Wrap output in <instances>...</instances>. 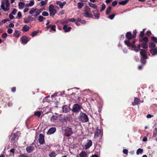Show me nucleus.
<instances>
[{
    "label": "nucleus",
    "instance_id": "de8ad7c7",
    "mask_svg": "<svg viewBox=\"0 0 157 157\" xmlns=\"http://www.w3.org/2000/svg\"><path fill=\"white\" fill-rule=\"evenodd\" d=\"M41 114L40 112L38 111L35 113L34 114L35 116L39 117L40 116Z\"/></svg>",
    "mask_w": 157,
    "mask_h": 157
},
{
    "label": "nucleus",
    "instance_id": "603ef678",
    "mask_svg": "<svg viewBox=\"0 0 157 157\" xmlns=\"http://www.w3.org/2000/svg\"><path fill=\"white\" fill-rule=\"evenodd\" d=\"M17 12V10H16V9H14L12 11V13H11L13 14V15H15L16 13Z\"/></svg>",
    "mask_w": 157,
    "mask_h": 157
},
{
    "label": "nucleus",
    "instance_id": "72a5a7b5",
    "mask_svg": "<svg viewBox=\"0 0 157 157\" xmlns=\"http://www.w3.org/2000/svg\"><path fill=\"white\" fill-rule=\"evenodd\" d=\"M67 21H65L64 20H59L57 21V22L56 23H60L61 24H64L65 23H67Z\"/></svg>",
    "mask_w": 157,
    "mask_h": 157
},
{
    "label": "nucleus",
    "instance_id": "0eeeda50",
    "mask_svg": "<svg viewBox=\"0 0 157 157\" xmlns=\"http://www.w3.org/2000/svg\"><path fill=\"white\" fill-rule=\"evenodd\" d=\"M72 133L71 129V128L67 127L65 129V134L66 136H69Z\"/></svg>",
    "mask_w": 157,
    "mask_h": 157
},
{
    "label": "nucleus",
    "instance_id": "a878e982",
    "mask_svg": "<svg viewBox=\"0 0 157 157\" xmlns=\"http://www.w3.org/2000/svg\"><path fill=\"white\" fill-rule=\"evenodd\" d=\"M56 155V154L54 151H52L50 152L49 154V156L50 157H55Z\"/></svg>",
    "mask_w": 157,
    "mask_h": 157
},
{
    "label": "nucleus",
    "instance_id": "f3484780",
    "mask_svg": "<svg viewBox=\"0 0 157 157\" xmlns=\"http://www.w3.org/2000/svg\"><path fill=\"white\" fill-rule=\"evenodd\" d=\"M56 4L59 6L61 8H63V6L66 4V2H61L60 1H57L56 2Z\"/></svg>",
    "mask_w": 157,
    "mask_h": 157
},
{
    "label": "nucleus",
    "instance_id": "6ab92c4d",
    "mask_svg": "<svg viewBox=\"0 0 157 157\" xmlns=\"http://www.w3.org/2000/svg\"><path fill=\"white\" fill-rule=\"evenodd\" d=\"M150 52L151 54L153 56H155L157 54V51L156 48L151 49L150 50Z\"/></svg>",
    "mask_w": 157,
    "mask_h": 157
},
{
    "label": "nucleus",
    "instance_id": "6e6d98bb",
    "mask_svg": "<svg viewBox=\"0 0 157 157\" xmlns=\"http://www.w3.org/2000/svg\"><path fill=\"white\" fill-rule=\"evenodd\" d=\"M7 34L6 33H3L2 35V37L3 38H6L7 36Z\"/></svg>",
    "mask_w": 157,
    "mask_h": 157
},
{
    "label": "nucleus",
    "instance_id": "680f3d73",
    "mask_svg": "<svg viewBox=\"0 0 157 157\" xmlns=\"http://www.w3.org/2000/svg\"><path fill=\"white\" fill-rule=\"evenodd\" d=\"M14 24L12 23H10L9 25V27L10 28H13L14 26Z\"/></svg>",
    "mask_w": 157,
    "mask_h": 157
},
{
    "label": "nucleus",
    "instance_id": "393cba45",
    "mask_svg": "<svg viewBox=\"0 0 157 157\" xmlns=\"http://www.w3.org/2000/svg\"><path fill=\"white\" fill-rule=\"evenodd\" d=\"M139 101V99L135 98L134 99V102L132 103V105H138Z\"/></svg>",
    "mask_w": 157,
    "mask_h": 157
},
{
    "label": "nucleus",
    "instance_id": "f8f14e48",
    "mask_svg": "<svg viewBox=\"0 0 157 157\" xmlns=\"http://www.w3.org/2000/svg\"><path fill=\"white\" fill-rule=\"evenodd\" d=\"M39 141L40 144H43L45 142L44 136L42 134H40Z\"/></svg>",
    "mask_w": 157,
    "mask_h": 157
},
{
    "label": "nucleus",
    "instance_id": "4d7b16f0",
    "mask_svg": "<svg viewBox=\"0 0 157 157\" xmlns=\"http://www.w3.org/2000/svg\"><path fill=\"white\" fill-rule=\"evenodd\" d=\"M22 14L21 12H19L17 13V16L19 18H20L22 17Z\"/></svg>",
    "mask_w": 157,
    "mask_h": 157
},
{
    "label": "nucleus",
    "instance_id": "0e129e2a",
    "mask_svg": "<svg viewBox=\"0 0 157 157\" xmlns=\"http://www.w3.org/2000/svg\"><path fill=\"white\" fill-rule=\"evenodd\" d=\"M117 1H115L113 2L112 3L113 6H115L116 5H117Z\"/></svg>",
    "mask_w": 157,
    "mask_h": 157
},
{
    "label": "nucleus",
    "instance_id": "3c124183",
    "mask_svg": "<svg viewBox=\"0 0 157 157\" xmlns=\"http://www.w3.org/2000/svg\"><path fill=\"white\" fill-rule=\"evenodd\" d=\"M141 47L144 48H147V45L146 44L143 43L142 44Z\"/></svg>",
    "mask_w": 157,
    "mask_h": 157
},
{
    "label": "nucleus",
    "instance_id": "6e6552de",
    "mask_svg": "<svg viewBox=\"0 0 157 157\" xmlns=\"http://www.w3.org/2000/svg\"><path fill=\"white\" fill-rule=\"evenodd\" d=\"M140 54L143 58L145 59H147V52L145 50L141 49L140 50Z\"/></svg>",
    "mask_w": 157,
    "mask_h": 157
},
{
    "label": "nucleus",
    "instance_id": "1a4fd4ad",
    "mask_svg": "<svg viewBox=\"0 0 157 157\" xmlns=\"http://www.w3.org/2000/svg\"><path fill=\"white\" fill-rule=\"evenodd\" d=\"M92 144V142L91 140H88L87 143L85 145L84 147V148L86 150L90 147Z\"/></svg>",
    "mask_w": 157,
    "mask_h": 157
},
{
    "label": "nucleus",
    "instance_id": "aec40b11",
    "mask_svg": "<svg viewBox=\"0 0 157 157\" xmlns=\"http://www.w3.org/2000/svg\"><path fill=\"white\" fill-rule=\"evenodd\" d=\"M29 40H28V37L26 36H24L21 38L22 42L24 44H26Z\"/></svg>",
    "mask_w": 157,
    "mask_h": 157
},
{
    "label": "nucleus",
    "instance_id": "4468645a",
    "mask_svg": "<svg viewBox=\"0 0 157 157\" xmlns=\"http://www.w3.org/2000/svg\"><path fill=\"white\" fill-rule=\"evenodd\" d=\"M56 128L55 127L49 129L47 132V134L48 135H51L53 134L56 131Z\"/></svg>",
    "mask_w": 157,
    "mask_h": 157
},
{
    "label": "nucleus",
    "instance_id": "c756f323",
    "mask_svg": "<svg viewBox=\"0 0 157 157\" xmlns=\"http://www.w3.org/2000/svg\"><path fill=\"white\" fill-rule=\"evenodd\" d=\"M128 1V0H125L124 1L119 2V3L120 5H125L127 3Z\"/></svg>",
    "mask_w": 157,
    "mask_h": 157
},
{
    "label": "nucleus",
    "instance_id": "dca6fc26",
    "mask_svg": "<svg viewBox=\"0 0 157 157\" xmlns=\"http://www.w3.org/2000/svg\"><path fill=\"white\" fill-rule=\"evenodd\" d=\"M98 10H93V13L94 14V16L95 18L97 19H99V17L100 14L98 13Z\"/></svg>",
    "mask_w": 157,
    "mask_h": 157
},
{
    "label": "nucleus",
    "instance_id": "39448f33",
    "mask_svg": "<svg viewBox=\"0 0 157 157\" xmlns=\"http://www.w3.org/2000/svg\"><path fill=\"white\" fill-rule=\"evenodd\" d=\"M81 108V107L79 105L75 104L73 106L72 111L76 113L78 112Z\"/></svg>",
    "mask_w": 157,
    "mask_h": 157
},
{
    "label": "nucleus",
    "instance_id": "774afa93",
    "mask_svg": "<svg viewBox=\"0 0 157 157\" xmlns=\"http://www.w3.org/2000/svg\"><path fill=\"white\" fill-rule=\"evenodd\" d=\"M29 10V8H27V7H25V8L24 9V13H26Z\"/></svg>",
    "mask_w": 157,
    "mask_h": 157
},
{
    "label": "nucleus",
    "instance_id": "c9c22d12",
    "mask_svg": "<svg viewBox=\"0 0 157 157\" xmlns=\"http://www.w3.org/2000/svg\"><path fill=\"white\" fill-rule=\"evenodd\" d=\"M149 47L150 48H154L155 47V44L153 42H150L149 44Z\"/></svg>",
    "mask_w": 157,
    "mask_h": 157
},
{
    "label": "nucleus",
    "instance_id": "8fccbe9b",
    "mask_svg": "<svg viewBox=\"0 0 157 157\" xmlns=\"http://www.w3.org/2000/svg\"><path fill=\"white\" fill-rule=\"evenodd\" d=\"M114 17H115L114 14H113L109 15L108 17V18L112 20L113 19Z\"/></svg>",
    "mask_w": 157,
    "mask_h": 157
},
{
    "label": "nucleus",
    "instance_id": "7c9ffc66",
    "mask_svg": "<svg viewBox=\"0 0 157 157\" xmlns=\"http://www.w3.org/2000/svg\"><path fill=\"white\" fill-rule=\"evenodd\" d=\"M62 109L63 112L67 113L68 112V109L66 106H63Z\"/></svg>",
    "mask_w": 157,
    "mask_h": 157
},
{
    "label": "nucleus",
    "instance_id": "ea45409f",
    "mask_svg": "<svg viewBox=\"0 0 157 157\" xmlns=\"http://www.w3.org/2000/svg\"><path fill=\"white\" fill-rule=\"evenodd\" d=\"M45 19V18L43 17L42 16H40L39 17L38 20L40 22H42L44 19Z\"/></svg>",
    "mask_w": 157,
    "mask_h": 157
},
{
    "label": "nucleus",
    "instance_id": "a211bd4d",
    "mask_svg": "<svg viewBox=\"0 0 157 157\" xmlns=\"http://www.w3.org/2000/svg\"><path fill=\"white\" fill-rule=\"evenodd\" d=\"M63 28L65 32H70L71 30V29L70 27H68L67 25H64Z\"/></svg>",
    "mask_w": 157,
    "mask_h": 157
},
{
    "label": "nucleus",
    "instance_id": "a18cd8bd",
    "mask_svg": "<svg viewBox=\"0 0 157 157\" xmlns=\"http://www.w3.org/2000/svg\"><path fill=\"white\" fill-rule=\"evenodd\" d=\"M151 40L155 43H157V38L155 37H152L151 38Z\"/></svg>",
    "mask_w": 157,
    "mask_h": 157
},
{
    "label": "nucleus",
    "instance_id": "f03ea898",
    "mask_svg": "<svg viewBox=\"0 0 157 157\" xmlns=\"http://www.w3.org/2000/svg\"><path fill=\"white\" fill-rule=\"evenodd\" d=\"M10 3L7 0H4L1 2V8L5 12H7L10 10Z\"/></svg>",
    "mask_w": 157,
    "mask_h": 157
},
{
    "label": "nucleus",
    "instance_id": "c03bdc74",
    "mask_svg": "<svg viewBox=\"0 0 157 157\" xmlns=\"http://www.w3.org/2000/svg\"><path fill=\"white\" fill-rule=\"evenodd\" d=\"M106 7V6L105 4H102L101 5V9L100 10V11H102L103 10H104Z\"/></svg>",
    "mask_w": 157,
    "mask_h": 157
},
{
    "label": "nucleus",
    "instance_id": "a19ab883",
    "mask_svg": "<svg viewBox=\"0 0 157 157\" xmlns=\"http://www.w3.org/2000/svg\"><path fill=\"white\" fill-rule=\"evenodd\" d=\"M38 33V32L37 31H35L33 32L32 34H31V36H32L33 37H34L35 36H36Z\"/></svg>",
    "mask_w": 157,
    "mask_h": 157
},
{
    "label": "nucleus",
    "instance_id": "bf43d9fd",
    "mask_svg": "<svg viewBox=\"0 0 157 157\" xmlns=\"http://www.w3.org/2000/svg\"><path fill=\"white\" fill-rule=\"evenodd\" d=\"M19 157H29L26 154H23L20 155Z\"/></svg>",
    "mask_w": 157,
    "mask_h": 157
},
{
    "label": "nucleus",
    "instance_id": "cd10ccee",
    "mask_svg": "<svg viewBox=\"0 0 157 157\" xmlns=\"http://www.w3.org/2000/svg\"><path fill=\"white\" fill-rule=\"evenodd\" d=\"M20 32L18 30H16L15 31V33H14V35L15 36L18 38L20 36Z\"/></svg>",
    "mask_w": 157,
    "mask_h": 157
},
{
    "label": "nucleus",
    "instance_id": "4c0bfd02",
    "mask_svg": "<svg viewBox=\"0 0 157 157\" xmlns=\"http://www.w3.org/2000/svg\"><path fill=\"white\" fill-rule=\"evenodd\" d=\"M143 151V150L141 148H139L137 149L136 151V154L137 155H138L139 154H141L142 153Z\"/></svg>",
    "mask_w": 157,
    "mask_h": 157
},
{
    "label": "nucleus",
    "instance_id": "69168bd1",
    "mask_svg": "<svg viewBox=\"0 0 157 157\" xmlns=\"http://www.w3.org/2000/svg\"><path fill=\"white\" fill-rule=\"evenodd\" d=\"M143 40L145 42H147L148 41V39L147 37H145L143 39Z\"/></svg>",
    "mask_w": 157,
    "mask_h": 157
},
{
    "label": "nucleus",
    "instance_id": "2eb2a0df",
    "mask_svg": "<svg viewBox=\"0 0 157 157\" xmlns=\"http://www.w3.org/2000/svg\"><path fill=\"white\" fill-rule=\"evenodd\" d=\"M77 157H87V154L85 151H82L77 155Z\"/></svg>",
    "mask_w": 157,
    "mask_h": 157
},
{
    "label": "nucleus",
    "instance_id": "37998d69",
    "mask_svg": "<svg viewBox=\"0 0 157 157\" xmlns=\"http://www.w3.org/2000/svg\"><path fill=\"white\" fill-rule=\"evenodd\" d=\"M133 48H134L133 50L136 52H138L139 50V49H138L134 45L132 46V49H133Z\"/></svg>",
    "mask_w": 157,
    "mask_h": 157
},
{
    "label": "nucleus",
    "instance_id": "13d9d810",
    "mask_svg": "<svg viewBox=\"0 0 157 157\" xmlns=\"http://www.w3.org/2000/svg\"><path fill=\"white\" fill-rule=\"evenodd\" d=\"M68 21H71L72 22H75V23L76 22V19L75 18H71L70 19H69Z\"/></svg>",
    "mask_w": 157,
    "mask_h": 157
},
{
    "label": "nucleus",
    "instance_id": "09e8293b",
    "mask_svg": "<svg viewBox=\"0 0 157 157\" xmlns=\"http://www.w3.org/2000/svg\"><path fill=\"white\" fill-rule=\"evenodd\" d=\"M7 32V33L9 34H11L13 32V30L12 29H8Z\"/></svg>",
    "mask_w": 157,
    "mask_h": 157
},
{
    "label": "nucleus",
    "instance_id": "5701e85b",
    "mask_svg": "<svg viewBox=\"0 0 157 157\" xmlns=\"http://www.w3.org/2000/svg\"><path fill=\"white\" fill-rule=\"evenodd\" d=\"M29 27L28 26L25 25L23 27L22 30L23 31L26 32L29 30Z\"/></svg>",
    "mask_w": 157,
    "mask_h": 157
},
{
    "label": "nucleus",
    "instance_id": "e2e57ef3",
    "mask_svg": "<svg viewBox=\"0 0 157 157\" xmlns=\"http://www.w3.org/2000/svg\"><path fill=\"white\" fill-rule=\"evenodd\" d=\"M123 153L125 154H127L128 153V151L126 149H124L123 151Z\"/></svg>",
    "mask_w": 157,
    "mask_h": 157
},
{
    "label": "nucleus",
    "instance_id": "052dcab7",
    "mask_svg": "<svg viewBox=\"0 0 157 157\" xmlns=\"http://www.w3.org/2000/svg\"><path fill=\"white\" fill-rule=\"evenodd\" d=\"M153 117V115H152L150 114H148L147 115L146 117L147 118H150Z\"/></svg>",
    "mask_w": 157,
    "mask_h": 157
},
{
    "label": "nucleus",
    "instance_id": "79ce46f5",
    "mask_svg": "<svg viewBox=\"0 0 157 157\" xmlns=\"http://www.w3.org/2000/svg\"><path fill=\"white\" fill-rule=\"evenodd\" d=\"M56 26L55 25H51V30L52 31H56Z\"/></svg>",
    "mask_w": 157,
    "mask_h": 157
},
{
    "label": "nucleus",
    "instance_id": "2f4dec72",
    "mask_svg": "<svg viewBox=\"0 0 157 157\" xmlns=\"http://www.w3.org/2000/svg\"><path fill=\"white\" fill-rule=\"evenodd\" d=\"M48 0H45L44 1H42L40 2V6H43L46 5L47 3Z\"/></svg>",
    "mask_w": 157,
    "mask_h": 157
},
{
    "label": "nucleus",
    "instance_id": "ddd939ff",
    "mask_svg": "<svg viewBox=\"0 0 157 157\" xmlns=\"http://www.w3.org/2000/svg\"><path fill=\"white\" fill-rule=\"evenodd\" d=\"M34 147L33 146H29L27 147L26 150L28 153H30L32 152L34 150Z\"/></svg>",
    "mask_w": 157,
    "mask_h": 157
},
{
    "label": "nucleus",
    "instance_id": "f704fd0d",
    "mask_svg": "<svg viewBox=\"0 0 157 157\" xmlns=\"http://www.w3.org/2000/svg\"><path fill=\"white\" fill-rule=\"evenodd\" d=\"M111 10V7L110 6L108 7V8L106 9V13L108 14L110 13Z\"/></svg>",
    "mask_w": 157,
    "mask_h": 157
},
{
    "label": "nucleus",
    "instance_id": "9d476101",
    "mask_svg": "<svg viewBox=\"0 0 157 157\" xmlns=\"http://www.w3.org/2000/svg\"><path fill=\"white\" fill-rule=\"evenodd\" d=\"M59 120V117L56 115L52 116L51 118V121L52 122H57Z\"/></svg>",
    "mask_w": 157,
    "mask_h": 157
},
{
    "label": "nucleus",
    "instance_id": "c85d7f7f",
    "mask_svg": "<svg viewBox=\"0 0 157 157\" xmlns=\"http://www.w3.org/2000/svg\"><path fill=\"white\" fill-rule=\"evenodd\" d=\"M88 5L90 7H92L94 9H96L97 7V5L92 3H89Z\"/></svg>",
    "mask_w": 157,
    "mask_h": 157
},
{
    "label": "nucleus",
    "instance_id": "49530a36",
    "mask_svg": "<svg viewBox=\"0 0 157 157\" xmlns=\"http://www.w3.org/2000/svg\"><path fill=\"white\" fill-rule=\"evenodd\" d=\"M42 15L44 16H48V13L46 11H44L42 13Z\"/></svg>",
    "mask_w": 157,
    "mask_h": 157
},
{
    "label": "nucleus",
    "instance_id": "4be33fe9",
    "mask_svg": "<svg viewBox=\"0 0 157 157\" xmlns=\"http://www.w3.org/2000/svg\"><path fill=\"white\" fill-rule=\"evenodd\" d=\"M84 16L86 17H91L92 16V14L89 12H84Z\"/></svg>",
    "mask_w": 157,
    "mask_h": 157
},
{
    "label": "nucleus",
    "instance_id": "20e7f679",
    "mask_svg": "<svg viewBox=\"0 0 157 157\" xmlns=\"http://www.w3.org/2000/svg\"><path fill=\"white\" fill-rule=\"evenodd\" d=\"M49 10L50 12V15L53 17L56 13V11L54 9V6L52 5H50L49 7Z\"/></svg>",
    "mask_w": 157,
    "mask_h": 157
},
{
    "label": "nucleus",
    "instance_id": "423d86ee",
    "mask_svg": "<svg viewBox=\"0 0 157 157\" xmlns=\"http://www.w3.org/2000/svg\"><path fill=\"white\" fill-rule=\"evenodd\" d=\"M102 135V131L100 129H98V128H97L96 131L95 133L94 137L97 138L99 137H101Z\"/></svg>",
    "mask_w": 157,
    "mask_h": 157
},
{
    "label": "nucleus",
    "instance_id": "338daca9",
    "mask_svg": "<svg viewBox=\"0 0 157 157\" xmlns=\"http://www.w3.org/2000/svg\"><path fill=\"white\" fill-rule=\"evenodd\" d=\"M9 17L11 19H12L14 18V17L12 14H9Z\"/></svg>",
    "mask_w": 157,
    "mask_h": 157
},
{
    "label": "nucleus",
    "instance_id": "9b49d317",
    "mask_svg": "<svg viewBox=\"0 0 157 157\" xmlns=\"http://www.w3.org/2000/svg\"><path fill=\"white\" fill-rule=\"evenodd\" d=\"M25 6V3L23 0H20L18 3V7L19 9H22Z\"/></svg>",
    "mask_w": 157,
    "mask_h": 157
},
{
    "label": "nucleus",
    "instance_id": "864d4df0",
    "mask_svg": "<svg viewBox=\"0 0 157 157\" xmlns=\"http://www.w3.org/2000/svg\"><path fill=\"white\" fill-rule=\"evenodd\" d=\"M133 34L132 35V37L134 38L136 37V30H134L133 31Z\"/></svg>",
    "mask_w": 157,
    "mask_h": 157
},
{
    "label": "nucleus",
    "instance_id": "f257e3e1",
    "mask_svg": "<svg viewBox=\"0 0 157 157\" xmlns=\"http://www.w3.org/2000/svg\"><path fill=\"white\" fill-rule=\"evenodd\" d=\"M44 10V8L37 9L36 8H33L29 11V13L32 14L33 16L36 17L39 15Z\"/></svg>",
    "mask_w": 157,
    "mask_h": 157
},
{
    "label": "nucleus",
    "instance_id": "473e14b6",
    "mask_svg": "<svg viewBox=\"0 0 157 157\" xmlns=\"http://www.w3.org/2000/svg\"><path fill=\"white\" fill-rule=\"evenodd\" d=\"M124 42L125 43V44H126L128 46L130 47L131 46L132 47V46L133 45H132L130 42L128 40H125L124 41Z\"/></svg>",
    "mask_w": 157,
    "mask_h": 157
},
{
    "label": "nucleus",
    "instance_id": "7ed1b4c3",
    "mask_svg": "<svg viewBox=\"0 0 157 157\" xmlns=\"http://www.w3.org/2000/svg\"><path fill=\"white\" fill-rule=\"evenodd\" d=\"M79 119L82 122H87L89 121L87 116L82 112H81L80 114Z\"/></svg>",
    "mask_w": 157,
    "mask_h": 157
},
{
    "label": "nucleus",
    "instance_id": "bb28decb",
    "mask_svg": "<svg viewBox=\"0 0 157 157\" xmlns=\"http://www.w3.org/2000/svg\"><path fill=\"white\" fill-rule=\"evenodd\" d=\"M84 4L82 2H78L77 3V7L78 9H80L84 6Z\"/></svg>",
    "mask_w": 157,
    "mask_h": 157
},
{
    "label": "nucleus",
    "instance_id": "58836bf2",
    "mask_svg": "<svg viewBox=\"0 0 157 157\" xmlns=\"http://www.w3.org/2000/svg\"><path fill=\"white\" fill-rule=\"evenodd\" d=\"M157 135V128H155L153 131V137H155Z\"/></svg>",
    "mask_w": 157,
    "mask_h": 157
},
{
    "label": "nucleus",
    "instance_id": "5fc2aeb1",
    "mask_svg": "<svg viewBox=\"0 0 157 157\" xmlns=\"http://www.w3.org/2000/svg\"><path fill=\"white\" fill-rule=\"evenodd\" d=\"M34 1L33 0L31 1L29 3V4L30 5V6H32L34 4Z\"/></svg>",
    "mask_w": 157,
    "mask_h": 157
},
{
    "label": "nucleus",
    "instance_id": "e433bc0d",
    "mask_svg": "<svg viewBox=\"0 0 157 157\" xmlns=\"http://www.w3.org/2000/svg\"><path fill=\"white\" fill-rule=\"evenodd\" d=\"M84 12H90V9L88 6H86L84 8Z\"/></svg>",
    "mask_w": 157,
    "mask_h": 157
},
{
    "label": "nucleus",
    "instance_id": "b1692460",
    "mask_svg": "<svg viewBox=\"0 0 157 157\" xmlns=\"http://www.w3.org/2000/svg\"><path fill=\"white\" fill-rule=\"evenodd\" d=\"M33 21V20L31 19V17H29L25 19L24 22L25 23H28Z\"/></svg>",
    "mask_w": 157,
    "mask_h": 157
},
{
    "label": "nucleus",
    "instance_id": "412c9836",
    "mask_svg": "<svg viewBox=\"0 0 157 157\" xmlns=\"http://www.w3.org/2000/svg\"><path fill=\"white\" fill-rule=\"evenodd\" d=\"M126 36L128 40H130L134 38L132 37V35L131 33L129 32H128L126 33Z\"/></svg>",
    "mask_w": 157,
    "mask_h": 157
}]
</instances>
